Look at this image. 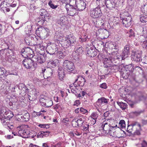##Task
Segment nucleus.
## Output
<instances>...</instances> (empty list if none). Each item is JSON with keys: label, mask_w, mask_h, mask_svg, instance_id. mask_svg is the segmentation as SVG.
Segmentation results:
<instances>
[{"label": "nucleus", "mask_w": 147, "mask_h": 147, "mask_svg": "<svg viewBox=\"0 0 147 147\" xmlns=\"http://www.w3.org/2000/svg\"><path fill=\"white\" fill-rule=\"evenodd\" d=\"M7 111L6 110V108L5 107H2L0 109V116L3 115L5 116V115L6 114Z\"/></svg>", "instance_id": "nucleus-33"}, {"label": "nucleus", "mask_w": 147, "mask_h": 147, "mask_svg": "<svg viewBox=\"0 0 147 147\" xmlns=\"http://www.w3.org/2000/svg\"><path fill=\"white\" fill-rule=\"evenodd\" d=\"M32 38L30 36L26 37L25 39V41L26 43L28 45H29L31 42L30 39Z\"/></svg>", "instance_id": "nucleus-45"}, {"label": "nucleus", "mask_w": 147, "mask_h": 147, "mask_svg": "<svg viewBox=\"0 0 147 147\" xmlns=\"http://www.w3.org/2000/svg\"><path fill=\"white\" fill-rule=\"evenodd\" d=\"M140 20L142 23H145L147 22V19L144 16H141L140 17Z\"/></svg>", "instance_id": "nucleus-53"}, {"label": "nucleus", "mask_w": 147, "mask_h": 147, "mask_svg": "<svg viewBox=\"0 0 147 147\" xmlns=\"http://www.w3.org/2000/svg\"><path fill=\"white\" fill-rule=\"evenodd\" d=\"M22 64L27 69H33L36 66L34 61L30 58L25 59L22 61Z\"/></svg>", "instance_id": "nucleus-2"}, {"label": "nucleus", "mask_w": 147, "mask_h": 147, "mask_svg": "<svg viewBox=\"0 0 147 147\" xmlns=\"http://www.w3.org/2000/svg\"><path fill=\"white\" fill-rule=\"evenodd\" d=\"M113 51L114 52H117L119 50V47L118 45H115L114 46L113 48L112 49Z\"/></svg>", "instance_id": "nucleus-57"}, {"label": "nucleus", "mask_w": 147, "mask_h": 147, "mask_svg": "<svg viewBox=\"0 0 147 147\" xmlns=\"http://www.w3.org/2000/svg\"><path fill=\"white\" fill-rule=\"evenodd\" d=\"M71 8V11H73L74 12V14H71V16H73L74 14H76L77 13V10H78V9H76V7H75L72 6L70 5Z\"/></svg>", "instance_id": "nucleus-47"}, {"label": "nucleus", "mask_w": 147, "mask_h": 147, "mask_svg": "<svg viewBox=\"0 0 147 147\" xmlns=\"http://www.w3.org/2000/svg\"><path fill=\"white\" fill-rule=\"evenodd\" d=\"M19 133L22 134L24 135H27L28 133V131L26 129H22L19 131Z\"/></svg>", "instance_id": "nucleus-49"}, {"label": "nucleus", "mask_w": 147, "mask_h": 147, "mask_svg": "<svg viewBox=\"0 0 147 147\" xmlns=\"http://www.w3.org/2000/svg\"><path fill=\"white\" fill-rule=\"evenodd\" d=\"M8 73H9L3 67H0V76H3L5 75L7 76L8 75ZM2 78L1 77H0V80Z\"/></svg>", "instance_id": "nucleus-26"}, {"label": "nucleus", "mask_w": 147, "mask_h": 147, "mask_svg": "<svg viewBox=\"0 0 147 147\" xmlns=\"http://www.w3.org/2000/svg\"><path fill=\"white\" fill-rule=\"evenodd\" d=\"M117 103V104L122 110H125L126 108L127 107V103H123L122 102H118Z\"/></svg>", "instance_id": "nucleus-30"}, {"label": "nucleus", "mask_w": 147, "mask_h": 147, "mask_svg": "<svg viewBox=\"0 0 147 147\" xmlns=\"http://www.w3.org/2000/svg\"><path fill=\"white\" fill-rule=\"evenodd\" d=\"M84 121H75L73 120L72 121V123H76V124L79 127H81L84 123Z\"/></svg>", "instance_id": "nucleus-36"}, {"label": "nucleus", "mask_w": 147, "mask_h": 147, "mask_svg": "<svg viewBox=\"0 0 147 147\" xmlns=\"http://www.w3.org/2000/svg\"><path fill=\"white\" fill-rule=\"evenodd\" d=\"M48 4L50 7L53 9H55L58 7L57 5H55L52 2L51 0L49 1Z\"/></svg>", "instance_id": "nucleus-41"}, {"label": "nucleus", "mask_w": 147, "mask_h": 147, "mask_svg": "<svg viewBox=\"0 0 147 147\" xmlns=\"http://www.w3.org/2000/svg\"><path fill=\"white\" fill-rule=\"evenodd\" d=\"M29 147H40V146L32 144H30L29 145Z\"/></svg>", "instance_id": "nucleus-64"}, {"label": "nucleus", "mask_w": 147, "mask_h": 147, "mask_svg": "<svg viewBox=\"0 0 147 147\" xmlns=\"http://www.w3.org/2000/svg\"><path fill=\"white\" fill-rule=\"evenodd\" d=\"M62 46L65 48H67L69 46H72L70 43L67 39H65L63 42L62 44Z\"/></svg>", "instance_id": "nucleus-28"}, {"label": "nucleus", "mask_w": 147, "mask_h": 147, "mask_svg": "<svg viewBox=\"0 0 147 147\" xmlns=\"http://www.w3.org/2000/svg\"><path fill=\"white\" fill-rule=\"evenodd\" d=\"M54 109H58L59 110H60L61 109V107L60 105L59 104H57L56 105H55L54 106Z\"/></svg>", "instance_id": "nucleus-55"}, {"label": "nucleus", "mask_w": 147, "mask_h": 147, "mask_svg": "<svg viewBox=\"0 0 147 147\" xmlns=\"http://www.w3.org/2000/svg\"><path fill=\"white\" fill-rule=\"evenodd\" d=\"M104 63L105 64H107V63H111V61L110 59H109L105 58L104 59Z\"/></svg>", "instance_id": "nucleus-54"}, {"label": "nucleus", "mask_w": 147, "mask_h": 147, "mask_svg": "<svg viewBox=\"0 0 147 147\" xmlns=\"http://www.w3.org/2000/svg\"><path fill=\"white\" fill-rule=\"evenodd\" d=\"M11 84V82L9 81L6 80L1 86V90L3 92L7 93V92L10 87Z\"/></svg>", "instance_id": "nucleus-11"}, {"label": "nucleus", "mask_w": 147, "mask_h": 147, "mask_svg": "<svg viewBox=\"0 0 147 147\" xmlns=\"http://www.w3.org/2000/svg\"><path fill=\"white\" fill-rule=\"evenodd\" d=\"M33 52L31 49L28 47L23 48L21 51V54L24 57L26 58L28 57L29 54H30L31 52Z\"/></svg>", "instance_id": "nucleus-13"}, {"label": "nucleus", "mask_w": 147, "mask_h": 147, "mask_svg": "<svg viewBox=\"0 0 147 147\" xmlns=\"http://www.w3.org/2000/svg\"><path fill=\"white\" fill-rule=\"evenodd\" d=\"M77 78H78V85L80 86H83L86 82L85 79L82 76H78Z\"/></svg>", "instance_id": "nucleus-20"}, {"label": "nucleus", "mask_w": 147, "mask_h": 147, "mask_svg": "<svg viewBox=\"0 0 147 147\" xmlns=\"http://www.w3.org/2000/svg\"><path fill=\"white\" fill-rule=\"evenodd\" d=\"M127 69L128 70L131 72H132L135 71L136 72H138L140 74H143L144 71L142 68L138 66H133L131 64H130L128 65Z\"/></svg>", "instance_id": "nucleus-7"}, {"label": "nucleus", "mask_w": 147, "mask_h": 147, "mask_svg": "<svg viewBox=\"0 0 147 147\" xmlns=\"http://www.w3.org/2000/svg\"><path fill=\"white\" fill-rule=\"evenodd\" d=\"M58 72L59 78L60 80H62L63 79L65 75L64 71L62 69L61 67H59Z\"/></svg>", "instance_id": "nucleus-21"}, {"label": "nucleus", "mask_w": 147, "mask_h": 147, "mask_svg": "<svg viewBox=\"0 0 147 147\" xmlns=\"http://www.w3.org/2000/svg\"><path fill=\"white\" fill-rule=\"evenodd\" d=\"M76 51L79 54H82L83 52V48L81 46H79L77 47Z\"/></svg>", "instance_id": "nucleus-40"}, {"label": "nucleus", "mask_w": 147, "mask_h": 147, "mask_svg": "<svg viewBox=\"0 0 147 147\" xmlns=\"http://www.w3.org/2000/svg\"><path fill=\"white\" fill-rule=\"evenodd\" d=\"M138 127L139 129L141 128L140 124L137 122L132 121L130 125H128L127 129V132L128 133H131L133 130L134 128H137Z\"/></svg>", "instance_id": "nucleus-8"}, {"label": "nucleus", "mask_w": 147, "mask_h": 147, "mask_svg": "<svg viewBox=\"0 0 147 147\" xmlns=\"http://www.w3.org/2000/svg\"><path fill=\"white\" fill-rule=\"evenodd\" d=\"M87 55L90 57H95L97 54V52L93 48L90 47L88 48Z\"/></svg>", "instance_id": "nucleus-14"}, {"label": "nucleus", "mask_w": 147, "mask_h": 147, "mask_svg": "<svg viewBox=\"0 0 147 147\" xmlns=\"http://www.w3.org/2000/svg\"><path fill=\"white\" fill-rule=\"evenodd\" d=\"M87 38H88L87 36L84 38H80L79 40L82 42H85L87 40Z\"/></svg>", "instance_id": "nucleus-59"}, {"label": "nucleus", "mask_w": 147, "mask_h": 147, "mask_svg": "<svg viewBox=\"0 0 147 147\" xmlns=\"http://www.w3.org/2000/svg\"><path fill=\"white\" fill-rule=\"evenodd\" d=\"M139 39L140 41L142 42L145 45V47L147 50V38H144V36L142 35L140 36Z\"/></svg>", "instance_id": "nucleus-24"}, {"label": "nucleus", "mask_w": 147, "mask_h": 147, "mask_svg": "<svg viewBox=\"0 0 147 147\" xmlns=\"http://www.w3.org/2000/svg\"><path fill=\"white\" fill-rule=\"evenodd\" d=\"M100 87L102 88L106 89L107 88L106 84L105 83H103L100 85Z\"/></svg>", "instance_id": "nucleus-60"}, {"label": "nucleus", "mask_w": 147, "mask_h": 147, "mask_svg": "<svg viewBox=\"0 0 147 147\" xmlns=\"http://www.w3.org/2000/svg\"><path fill=\"white\" fill-rule=\"evenodd\" d=\"M13 115L12 113L10 111H7L6 114L5 115V117L7 119L10 120V119L12 118Z\"/></svg>", "instance_id": "nucleus-31"}, {"label": "nucleus", "mask_w": 147, "mask_h": 147, "mask_svg": "<svg viewBox=\"0 0 147 147\" xmlns=\"http://www.w3.org/2000/svg\"><path fill=\"white\" fill-rule=\"evenodd\" d=\"M37 58V62L39 63H43L45 61L44 55L41 54H40L38 55Z\"/></svg>", "instance_id": "nucleus-23"}, {"label": "nucleus", "mask_w": 147, "mask_h": 147, "mask_svg": "<svg viewBox=\"0 0 147 147\" xmlns=\"http://www.w3.org/2000/svg\"><path fill=\"white\" fill-rule=\"evenodd\" d=\"M108 3H106L107 7L109 9H112L113 8L115 7V4L114 3H112V2H109Z\"/></svg>", "instance_id": "nucleus-34"}, {"label": "nucleus", "mask_w": 147, "mask_h": 147, "mask_svg": "<svg viewBox=\"0 0 147 147\" xmlns=\"http://www.w3.org/2000/svg\"><path fill=\"white\" fill-rule=\"evenodd\" d=\"M58 49L57 50L55 54L59 58H62L64 56H65V54L60 51H58Z\"/></svg>", "instance_id": "nucleus-32"}, {"label": "nucleus", "mask_w": 147, "mask_h": 147, "mask_svg": "<svg viewBox=\"0 0 147 147\" xmlns=\"http://www.w3.org/2000/svg\"><path fill=\"white\" fill-rule=\"evenodd\" d=\"M141 54L140 51H133L131 55V59L136 62H139L142 60Z\"/></svg>", "instance_id": "nucleus-6"}, {"label": "nucleus", "mask_w": 147, "mask_h": 147, "mask_svg": "<svg viewBox=\"0 0 147 147\" xmlns=\"http://www.w3.org/2000/svg\"><path fill=\"white\" fill-rule=\"evenodd\" d=\"M102 33L104 34L105 36H104V38H107L109 36V32L106 29L102 30Z\"/></svg>", "instance_id": "nucleus-43"}, {"label": "nucleus", "mask_w": 147, "mask_h": 147, "mask_svg": "<svg viewBox=\"0 0 147 147\" xmlns=\"http://www.w3.org/2000/svg\"><path fill=\"white\" fill-rule=\"evenodd\" d=\"M76 9L79 11H82L86 7V3L82 0H76Z\"/></svg>", "instance_id": "nucleus-9"}, {"label": "nucleus", "mask_w": 147, "mask_h": 147, "mask_svg": "<svg viewBox=\"0 0 147 147\" xmlns=\"http://www.w3.org/2000/svg\"><path fill=\"white\" fill-rule=\"evenodd\" d=\"M108 100L104 97H102L98 99L96 102V105L99 107L103 106L105 103H107L108 102Z\"/></svg>", "instance_id": "nucleus-16"}, {"label": "nucleus", "mask_w": 147, "mask_h": 147, "mask_svg": "<svg viewBox=\"0 0 147 147\" xmlns=\"http://www.w3.org/2000/svg\"><path fill=\"white\" fill-rule=\"evenodd\" d=\"M49 65H51V66L52 67H55L56 66V62L55 60H51L48 63Z\"/></svg>", "instance_id": "nucleus-48"}, {"label": "nucleus", "mask_w": 147, "mask_h": 147, "mask_svg": "<svg viewBox=\"0 0 147 147\" xmlns=\"http://www.w3.org/2000/svg\"><path fill=\"white\" fill-rule=\"evenodd\" d=\"M53 72V70L52 68L47 67L46 68V74H49V76H51L52 75Z\"/></svg>", "instance_id": "nucleus-37"}, {"label": "nucleus", "mask_w": 147, "mask_h": 147, "mask_svg": "<svg viewBox=\"0 0 147 147\" xmlns=\"http://www.w3.org/2000/svg\"><path fill=\"white\" fill-rule=\"evenodd\" d=\"M138 96L140 100H144V102L146 107H147V96L145 94L139 93Z\"/></svg>", "instance_id": "nucleus-17"}, {"label": "nucleus", "mask_w": 147, "mask_h": 147, "mask_svg": "<svg viewBox=\"0 0 147 147\" xmlns=\"http://www.w3.org/2000/svg\"><path fill=\"white\" fill-rule=\"evenodd\" d=\"M128 34L129 37L133 38L135 36L134 32L132 29H130L129 30Z\"/></svg>", "instance_id": "nucleus-44"}, {"label": "nucleus", "mask_w": 147, "mask_h": 147, "mask_svg": "<svg viewBox=\"0 0 147 147\" xmlns=\"http://www.w3.org/2000/svg\"><path fill=\"white\" fill-rule=\"evenodd\" d=\"M129 45H126L123 50L122 53L120 57H121L122 60H125L129 56Z\"/></svg>", "instance_id": "nucleus-10"}, {"label": "nucleus", "mask_w": 147, "mask_h": 147, "mask_svg": "<svg viewBox=\"0 0 147 147\" xmlns=\"http://www.w3.org/2000/svg\"><path fill=\"white\" fill-rule=\"evenodd\" d=\"M58 48L55 44H53L51 46H49L47 48V52L50 55H55L58 50Z\"/></svg>", "instance_id": "nucleus-12"}, {"label": "nucleus", "mask_w": 147, "mask_h": 147, "mask_svg": "<svg viewBox=\"0 0 147 147\" xmlns=\"http://www.w3.org/2000/svg\"><path fill=\"white\" fill-rule=\"evenodd\" d=\"M138 128L135 131L134 133V135H140V129H139V128L138 127Z\"/></svg>", "instance_id": "nucleus-52"}, {"label": "nucleus", "mask_w": 147, "mask_h": 147, "mask_svg": "<svg viewBox=\"0 0 147 147\" xmlns=\"http://www.w3.org/2000/svg\"><path fill=\"white\" fill-rule=\"evenodd\" d=\"M80 104V100H76L74 102V105H76L78 106Z\"/></svg>", "instance_id": "nucleus-61"}, {"label": "nucleus", "mask_w": 147, "mask_h": 147, "mask_svg": "<svg viewBox=\"0 0 147 147\" xmlns=\"http://www.w3.org/2000/svg\"><path fill=\"white\" fill-rule=\"evenodd\" d=\"M117 126L113 127L110 125H108L107 123H103L101 125V127L105 131V133L108 134L111 136L114 137H117L118 136L117 135V132L115 128Z\"/></svg>", "instance_id": "nucleus-1"}, {"label": "nucleus", "mask_w": 147, "mask_h": 147, "mask_svg": "<svg viewBox=\"0 0 147 147\" xmlns=\"http://www.w3.org/2000/svg\"><path fill=\"white\" fill-rule=\"evenodd\" d=\"M51 32L48 28H44L43 33V37L45 39L47 38L50 35Z\"/></svg>", "instance_id": "nucleus-22"}, {"label": "nucleus", "mask_w": 147, "mask_h": 147, "mask_svg": "<svg viewBox=\"0 0 147 147\" xmlns=\"http://www.w3.org/2000/svg\"><path fill=\"white\" fill-rule=\"evenodd\" d=\"M7 3L3 0L1 1L0 0V7L1 8H6L7 6Z\"/></svg>", "instance_id": "nucleus-38"}, {"label": "nucleus", "mask_w": 147, "mask_h": 147, "mask_svg": "<svg viewBox=\"0 0 147 147\" xmlns=\"http://www.w3.org/2000/svg\"><path fill=\"white\" fill-rule=\"evenodd\" d=\"M49 133V131H40L38 133L37 135V137L42 138L44 136H48Z\"/></svg>", "instance_id": "nucleus-25"}, {"label": "nucleus", "mask_w": 147, "mask_h": 147, "mask_svg": "<svg viewBox=\"0 0 147 147\" xmlns=\"http://www.w3.org/2000/svg\"><path fill=\"white\" fill-rule=\"evenodd\" d=\"M142 12L146 16H147V5H144L141 8Z\"/></svg>", "instance_id": "nucleus-39"}, {"label": "nucleus", "mask_w": 147, "mask_h": 147, "mask_svg": "<svg viewBox=\"0 0 147 147\" xmlns=\"http://www.w3.org/2000/svg\"><path fill=\"white\" fill-rule=\"evenodd\" d=\"M80 112L82 114H85L88 112L87 111L86 109L82 107L80 109Z\"/></svg>", "instance_id": "nucleus-56"}, {"label": "nucleus", "mask_w": 147, "mask_h": 147, "mask_svg": "<svg viewBox=\"0 0 147 147\" xmlns=\"http://www.w3.org/2000/svg\"><path fill=\"white\" fill-rule=\"evenodd\" d=\"M40 102V103L47 102V100L44 98H41L39 100Z\"/></svg>", "instance_id": "nucleus-62"}, {"label": "nucleus", "mask_w": 147, "mask_h": 147, "mask_svg": "<svg viewBox=\"0 0 147 147\" xmlns=\"http://www.w3.org/2000/svg\"><path fill=\"white\" fill-rule=\"evenodd\" d=\"M102 13L100 8L96 7L90 11V16L94 18H99L102 15Z\"/></svg>", "instance_id": "nucleus-5"}, {"label": "nucleus", "mask_w": 147, "mask_h": 147, "mask_svg": "<svg viewBox=\"0 0 147 147\" xmlns=\"http://www.w3.org/2000/svg\"><path fill=\"white\" fill-rule=\"evenodd\" d=\"M142 144H143L144 146L145 147H147V142H146L145 140H144L141 143Z\"/></svg>", "instance_id": "nucleus-63"}, {"label": "nucleus", "mask_w": 147, "mask_h": 147, "mask_svg": "<svg viewBox=\"0 0 147 147\" xmlns=\"http://www.w3.org/2000/svg\"><path fill=\"white\" fill-rule=\"evenodd\" d=\"M142 63L147 64V56H145L142 59Z\"/></svg>", "instance_id": "nucleus-58"}, {"label": "nucleus", "mask_w": 147, "mask_h": 147, "mask_svg": "<svg viewBox=\"0 0 147 147\" xmlns=\"http://www.w3.org/2000/svg\"><path fill=\"white\" fill-rule=\"evenodd\" d=\"M119 125L120 127L121 128H123L125 127V124L124 120H121L120 121L119 123Z\"/></svg>", "instance_id": "nucleus-42"}, {"label": "nucleus", "mask_w": 147, "mask_h": 147, "mask_svg": "<svg viewBox=\"0 0 147 147\" xmlns=\"http://www.w3.org/2000/svg\"><path fill=\"white\" fill-rule=\"evenodd\" d=\"M47 13L46 10L44 9H41L40 10V14L41 16H45Z\"/></svg>", "instance_id": "nucleus-51"}, {"label": "nucleus", "mask_w": 147, "mask_h": 147, "mask_svg": "<svg viewBox=\"0 0 147 147\" xmlns=\"http://www.w3.org/2000/svg\"><path fill=\"white\" fill-rule=\"evenodd\" d=\"M65 37L68 40L71 46H73L76 43V38L73 34L67 35Z\"/></svg>", "instance_id": "nucleus-15"}, {"label": "nucleus", "mask_w": 147, "mask_h": 147, "mask_svg": "<svg viewBox=\"0 0 147 147\" xmlns=\"http://www.w3.org/2000/svg\"><path fill=\"white\" fill-rule=\"evenodd\" d=\"M18 88L19 89L21 90L22 93H26L28 91V89L23 83L20 84L19 85Z\"/></svg>", "instance_id": "nucleus-19"}, {"label": "nucleus", "mask_w": 147, "mask_h": 147, "mask_svg": "<svg viewBox=\"0 0 147 147\" xmlns=\"http://www.w3.org/2000/svg\"><path fill=\"white\" fill-rule=\"evenodd\" d=\"M66 21V18L65 17H62L60 18L58 21V23L61 26H63L65 25V22Z\"/></svg>", "instance_id": "nucleus-27"}, {"label": "nucleus", "mask_w": 147, "mask_h": 147, "mask_svg": "<svg viewBox=\"0 0 147 147\" xmlns=\"http://www.w3.org/2000/svg\"><path fill=\"white\" fill-rule=\"evenodd\" d=\"M80 127L83 130L88 131L89 125L87 123L85 122Z\"/></svg>", "instance_id": "nucleus-29"}, {"label": "nucleus", "mask_w": 147, "mask_h": 147, "mask_svg": "<svg viewBox=\"0 0 147 147\" xmlns=\"http://www.w3.org/2000/svg\"><path fill=\"white\" fill-rule=\"evenodd\" d=\"M63 66L65 69H66L68 72L74 73V69L75 66L73 63L70 62L68 60H65L63 63Z\"/></svg>", "instance_id": "nucleus-3"}, {"label": "nucleus", "mask_w": 147, "mask_h": 147, "mask_svg": "<svg viewBox=\"0 0 147 147\" xmlns=\"http://www.w3.org/2000/svg\"><path fill=\"white\" fill-rule=\"evenodd\" d=\"M125 16L122 19V22L123 26L126 27H129L131 24L132 20L131 16L127 13L125 14Z\"/></svg>", "instance_id": "nucleus-4"}, {"label": "nucleus", "mask_w": 147, "mask_h": 147, "mask_svg": "<svg viewBox=\"0 0 147 147\" xmlns=\"http://www.w3.org/2000/svg\"><path fill=\"white\" fill-rule=\"evenodd\" d=\"M46 102H44V103L43 102L41 103H40L41 105H42V106H44V107L46 106V107H50L52 105V102L51 100H50L49 101V102L50 103V104L49 105H47V104L46 103Z\"/></svg>", "instance_id": "nucleus-50"}, {"label": "nucleus", "mask_w": 147, "mask_h": 147, "mask_svg": "<svg viewBox=\"0 0 147 147\" xmlns=\"http://www.w3.org/2000/svg\"><path fill=\"white\" fill-rule=\"evenodd\" d=\"M91 116L96 121V120L98 117V114L97 113L93 112L91 114Z\"/></svg>", "instance_id": "nucleus-46"}, {"label": "nucleus", "mask_w": 147, "mask_h": 147, "mask_svg": "<svg viewBox=\"0 0 147 147\" xmlns=\"http://www.w3.org/2000/svg\"><path fill=\"white\" fill-rule=\"evenodd\" d=\"M54 38L55 39L59 40V39L62 38V35L60 33L57 32L55 34Z\"/></svg>", "instance_id": "nucleus-35"}, {"label": "nucleus", "mask_w": 147, "mask_h": 147, "mask_svg": "<svg viewBox=\"0 0 147 147\" xmlns=\"http://www.w3.org/2000/svg\"><path fill=\"white\" fill-rule=\"evenodd\" d=\"M3 115L0 116V120H1V123L4 125H7L8 127H9V125H10L9 120L6 119V118Z\"/></svg>", "instance_id": "nucleus-18"}]
</instances>
